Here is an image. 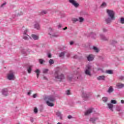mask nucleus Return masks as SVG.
I'll list each match as a JSON object with an SVG mask.
<instances>
[{
	"instance_id": "aec40b11",
	"label": "nucleus",
	"mask_w": 124,
	"mask_h": 124,
	"mask_svg": "<svg viewBox=\"0 0 124 124\" xmlns=\"http://www.w3.org/2000/svg\"><path fill=\"white\" fill-rule=\"evenodd\" d=\"M43 73H44V74H46L48 73V72L49 71V70L48 69H46V68H44L43 69Z\"/></svg>"
},
{
	"instance_id": "bf43d9fd",
	"label": "nucleus",
	"mask_w": 124,
	"mask_h": 124,
	"mask_svg": "<svg viewBox=\"0 0 124 124\" xmlns=\"http://www.w3.org/2000/svg\"><path fill=\"white\" fill-rule=\"evenodd\" d=\"M67 57H69V54H68V55H67Z\"/></svg>"
},
{
	"instance_id": "37998d69",
	"label": "nucleus",
	"mask_w": 124,
	"mask_h": 124,
	"mask_svg": "<svg viewBox=\"0 0 124 124\" xmlns=\"http://www.w3.org/2000/svg\"><path fill=\"white\" fill-rule=\"evenodd\" d=\"M103 31H107V29H105V28H104V29H103Z\"/></svg>"
},
{
	"instance_id": "1a4fd4ad",
	"label": "nucleus",
	"mask_w": 124,
	"mask_h": 124,
	"mask_svg": "<svg viewBox=\"0 0 124 124\" xmlns=\"http://www.w3.org/2000/svg\"><path fill=\"white\" fill-rule=\"evenodd\" d=\"M8 91L7 90V89L5 88L2 90V93L4 95V96H7L8 94Z\"/></svg>"
},
{
	"instance_id": "603ef678",
	"label": "nucleus",
	"mask_w": 124,
	"mask_h": 124,
	"mask_svg": "<svg viewBox=\"0 0 124 124\" xmlns=\"http://www.w3.org/2000/svg\"><path fill=\"white\" fill-rule=\"evenodd\" d=\"M121 103H122V104L124 103V100H121Z\"/></svg>"
},
{
	"instance_id": "a878e982",
	"label": "nucleus",
	"mask_w": 124,
	"mask_h": 124,
	"mask_svg": "<svg viewBox=\"0 0 124 124\" xmlns=\"http://www.w3.org/2000/svg\"><path fill=\"white\" fill-rule=\"evenodd\" d=\"M106 73H107L108 74H113V72L112 70H107Z\"/></svg>"
},
{
	"instance_id": "864d4df0",
	"label": "nucleus",
	"mask_w": 124,
	"mask_h": 124,
	"mask_svg": "<svg viewBox=\"0 0 124 124\" xmlns=\"http://www.w3.org/2000/svg\"><path fill=\"white\" fill-rule=\"evenodd\" d=\"M70 45H72V44H73V42H71L70 43Z\"/></svg>"
},
{
	"instance_id": "dca6fc26",
	"label": "nucleus",
	"mask_w": 124,
	"mask_h": 124,
	"mask_svg": "<svg viewBox=\"0 0 124 124\" xmlns=\"http://www.w3.org/2000/svg\"><path fill=\"white\" fill-rule=\"evenodd\" d=\"M113 20H115V19H112L111 18H108L106 19V22L107 24H109V23H111Z\"/></svg>"
},
{
	"instance_id": "c03bdc74",
	"label": "nucleus",
	"mask_w": 124,
	"mask_h": 124,
	"mask_svg": "<svg viewBox=\"0 0 124 124\" xmlns=\"http://www.w3.org/2000/svg\"><path fill=\"white\" fill-rule=\"evenodd\" d=\"M120 79L121 80H124V78L123 77H121L120 78Z\"/></svg>"
},
{
	"instance_id": "4c0bfd02",
	"label": "nucleus",
	"mask_w": 124,
	"mask_h": 124,
	"mask_svg": "<svg viewBox=\"0 0 124 124\" xmlns=\"http://www.w3.org/2000/svg\"><path fill=\"white\" fill-rule=\"evenodd\" d=\"M53 31V29H52V28H50L48 30V31L49 32H51V31Z\"/></svg>"
},
{
	"instance_id": "8fccbe9b",
	"label": "nucleus",
	"mask_w": 124,
	"mask_h": 124,
	"mask_svg": "<svg viewBox=\"0 0 124 124\" xmlns=\"http://www.w3.org/2000/svg\"><path fill=\"white\" fill-rule=\"evenodd\" d=\"M58 28H62V24H59L58 26Z\"/></svg>"
},
{
	"instance_id": "3c124183",
	"label": "nucleus",
	"mask_w": 124,
	"mask_h": 124,
	"mask_svg": "<svg viewBox=\"0 0 124 124\" xmlns=\"http://www.w3.org/2000/svg\"><path fill=\"white\" fill-rule=\"evenodd\" d=\"M64 31H65V30H67V27H65L63 29Z\"/></svg>"
},
{
	"instance_id": "f8f14e48",
	"label": "nucleus",
	"mask_w": 124,
	"mask_h": 124,
	"mask_svg": "<svg viewBox=\"0 0 124 124\" xmlns=\"http://www.w3.org/2000/svg\"><path fill=\"white\" fill-rule=\"evenodd\" d=\"M108 108L111 110L113 112L114 110H113V107H114V106L113 105V104L112 103H108Z\"/></svg>"
},
{
	"instance_id": "2f4dec72",
	"label": "nucleus",
	"mask_w": 124,
	"mask_h": 124,
	"mask_svg": "<svg viewBox=\"0 0 124 124\" xmlns=\"http://www.w3.org/2000/svg\"><path fill=\"white\" fill-rule=\"evenodd\" d=\"M107 4L106 3L103 2L101 5V7H105L106 6Z\"/></svg>"
},
{
	"instance_id": "09e8293b",
	"label": "nucleus",
	"mask_w": 124,
	"mask_h": 124,
	"mask_svg": "<svg viewBox=\"0 0 124 124\" xmlns=\"http://www.w3.org/2000/svg\"><path fill=\"white\" fill-rule=\"evenodd\" d=\"M105 37H104V36H103L102 39L103 40H106V39H105Z\"/></svg>"
},
{
	"instance_id": "7c9ffc66",
	"label": "nucleus",
	"mask_w": 124,
	"mask_h": 124,
	"mask_svg": "<svg viewBox=\"0 0 124 124\" xmlns=\"http://www.w3.org/2000/svg\"><path fill=\"white\" fill-rule=\"evenodd\" d=\"M111 103H112V104H117V101L115 100H112L111 101Z\"/></svg>"
},
{
	"instance_id": "c9c22d12",
	"label": "nucleus",
	"mask_w": 124,
	"mask_h": 124,
	"mask_svg": "<svg viewBox=\"0 0 124 124\" xmlns=\"http://www.w3.org/2000/svg\"><path fill=\"white\" fill-rule=\"evenodd\" d=\"M67 95H70V90H68L66 91Z\"/></svg>"
},
{
	"instance_id": "412c9836",
	"label": "nucleus",
	"mask_w": 124,
	"mask_h": 124,
	"mask_svg": "<svg viewBox=\"0 0 124 124\" xmlns=\"http://www.w3.org/2000/svg\"><path fill=\"white\" fill-rule=\"evenodd\" d=\"M65 53L66 52H61L59 55V57H60V58H63L64 57Z\"/></svg>"
},
{
	"instance_id": "49530a36",
	"label": "nucleus",
	"mask_w": 124,
	"mask_h": 124,
	"mask_svg": "<svg viewBox=\"0 0 124 124\" xmlns=\"http://www.w3.org/2000/svg\"><path fill=\"white\" fill-rule=\"evenodd\" d=\"M5 4H6V3H3V4L1 5V7H2L3 6V5H5Z\"/></svg>"
},
{
	"instance_id": "f257e3e1",
	"label": "nucleus",
	"mask_w": 124,
	"mask_h": 124,
	"mask_svg": "<svg viewBox=\"0 0 124 124\" xmlns=\"http://www.w3.org/2000/svg\"><path fill=\"white\" fill-rule=\"evenodd\" d=\"M45 100H46V103L48 106L53 107L54 104L51 102L55 101V97L53 95L46 96L45 97Z\"/></svg>"
},
{
	"instance_id": "393cba45",
	"label": "nucleus",
	"mask_w": 124,
	"mask_h": 124,
	"mask_svg": "<svg viewBox=\"0 0 124 124\" xmlns=\"http://www.w3.org/2000/svg\"><path fill=\"white\" fill-rule=\"evenodd\" d=\"M79 21L80 23H82V22H84V21H85V19L83 17H79Z\"/></svg>"
},
{
	"instance_id": "6e6d98bb",
	"label": "nucleus",
	"mask_w": 124,
	"mask_h": 124,
	"mask_svg": "<svg viewBox=\"0 0 124 124\" xmlns=\"http://www.w3.org/2000/svg\"><path fill=\"white\" fill-rule=\"evenodd\" d=\"M117 111H121V109H117Z\"/></svg>"
},
{
	"instance_id": "cd10ccee",
	"label": "nucleus",
	"mask_w": 124,
	"mask_h": 124,
	"mask_svg": "<svg viewBox=\"0 0 124 124\" xmlns=\"http://www.w3.org/2000/svg\"><path fill=\"white\" fill-rule=\"evenodd\" d=\"M54 60H53V59H50L49 61V64L51 65L52 64H54Z\"/></svg>"
},
{
	"instance_id": "6e6552de",
	"label": "nucleus",
	"mask_w": 124,
	"mask_h": 124,
	"mask_svg": "<svg viewBox=\"0 0 124 124\" xmlns=\"http://www.w3.org/2000/svg\"><path fill=\"white\" fill-rule=\"evenodd\" d=\"M93 108H89L84 113L85 116H89V115H91V114L93 113Z\"/></svg>"
},
{
	"instance_id": "4be33fe9",
	"label": "nucleus",
	"mask_w": 124,
	"mask_h": 124,
	"mask_svg": "<svg viewBox=\"0 0 124 124\" xmlns=\"http://www.w3.org/2000/svg\"><path fill=\"white\" fill-rule=\"evenodd\" d=\"M35 29H37V30H39L40 29V27L39 26V24L36 23L34 25Z\"/></svg>"
},
{
	"instance_id": "2eb2a0df",
	"label": "nucleus",
	"mask_w": 124,
	"mask_h": 124,
	"mask_svg": "<svg viewBox=\"0 0 124 124\" xmlns=\"http://www.w3.org/2000/svg\"><path fill=\"white\" fill-rule=\"evenodd\" d=\"M31 37H32V38H33V39H34V40H37V39H38V38H39L38 36H37L35 34H32Z\"/></svg>"
},
{
	"instance_id": "0eeeda50",
	"label": "nucleus",
	"mask_w": 124,
	"mask_h": 124,
	"mask_svg": "<svg viewBox=\"0 0 124 124\" xmlns=\"http://www.w3.org/2000/svg\"><path fill=\"white\" fill-rule=\"evenodd\" d=\"M70 3L74 5L76 7L79 6V3H77L75 0H69Z\"/></svg>"
},
{
	"instance_id": "de8ad7c7",
	"label": "nucleus",
	"mask_w": 124,
	"mask_h": 124,
	"mask_svg": "<svg viewBox=\"0 0 124 124\" xmlns=\"http://www.w3.org/2000/svg\"><path fill=\"white\" fill-rule=\"evenodd\" d=\"M73 58L74 59H77V55H75Z\"/></svg>"
},
{
	"instance_id": "ea45409f",
	"label": "nucleus",
	"mask_w": 124,
	"mask_h": 124,
	"mask_svg": "<svg viewBox=\"0 0 124 124\" xmlns=\"http://www.w3.org/2000/svg\"><path fill=\"white\" fill-rule=\"evenodd\" d=\"M32 92V91H30V92H29L28 93V95H30V94H31V93Z\"/></svg>"
},
{
	"instance_id": "9b49d317",
	"label": "nucleus",
	"mask_w": 124,
	"mask_h": 124,
	"mask_svg": "<svg viewBox=\"0 0 124 124\" xmlns=\"http://www.w3.org/2000/svg\"><path fill=\"white\" fill-rule=\"evenodd\" d=\"M82 96L84 98H88L90 96V95H89V94H88L85 92H83V93H82Z\"/></svg>"
},
{
	"instance_id": "5fc2aeb1",
	"label": "nucleus",
	"mask_w": 124,
	"mask_h": 124,
	"mask_svg": "<svg viewBox=\"0 0 124 124\" xmlns=\"http://www.w3.org/2000/svg\"><path fill=\"white\" fill-rule=\"evenodd\" d=\"M44 79H46V80H47V78H46V77H44Z\"/></svg>"
},
{
	"instance_id": "6ab92c4d",
	"label": "nucleus",
	"mask_w": 124,
	"mask_h": 124,
	"mask_svg": "<svg viewBox=\"0 0 124 124\" xmlns=\"http://www.w3.org/2000/svg\"><path fill=\"white\" fill-rule=\"evenodd\" d=\"M97 120V118H91L90 121L92 123V124H94L95 123V121Z\"/></svg>"
},
{
	"instance_id": "e433bc0d",
	"label": "nucleus",
	"mask_w": 124,
	"mask_h": 124,
	"mask_svg": "<svg viewBox=\"0 0 124 124\" xmlns=\"http://www.w3.org/2000/svg\"><path fill=\"white\" fill-rule=\"evenodd\" d=\"M36 96H37V94H36V93L33 94V98H36Z\"/></svg>"
},
{
	"instance_id": "f704fd0d",
	"label": "nucleus",
	"mask_w": 124,
	"mask_h": 124,
	"mask_svg": "<svg viewBox=\"0 0 124 124\" xmlns=\"http://www.w3.org/2000/svg\"><path fill=\"white\" fill-rule=\"evenodd\" d=\"M34 113H35V114H36V113H37V112H38V109H37V108H34Z\"/></svg>"
},
{
	"instance_id": "13d9d810",
	"label": "nucleus",
	"mask_w": 124,
	"mask_h": 124,
	"mask_svg": "<svg viewBox=\"0 0 124 124\" xmlns=\"http://www.w3.org/2000/svg\"><path fill=\"white\" fill-rule=\"evenodd\" d=\"M57 124H61V123H60V122H58V123H57Z\"/></svg>"
},
{
	"instance_id": "4468645a",
	"label": "nucleus",
	"mask_w": 124,
	"mask_h": 124,
	"mask_svg": "<svg viewBox=\"0 0 124 124\" xmlns=\"http://www.w3.org/2000/svg\"><path fill=\"white\" fill-rule=\"evenodd\" d=\"M97 79L98 80H105V76H100L97 78Z\"/></svg>"
},
{
	"instance_id": "f3484780",
	"label": "nucleus",
	"mask_w": 124,
	"mask_h": 124,
	"mask_svg": "<svg viewBox=\"0 0 124 124\" xmlns=\"http://www.w3.org/2000/svg\"><path fill=\"white\" fill-rule=\"evenodd\" d=\"M113 92H114V89L112 86H110L108 91V93H113Z\"/></svg>"
},
{
	"instance_id": "79ce46f5",
	"label": "nucleus",
	"mask_w": 124,
	"mask_h": 124,
	"mask_svg": "<svg viewBox=\"0 0 124 124\" xmlns=\"http://www.w3.org/2000/svg\"><path fill=\"white\" fill-rule=\"evenodd\" d=\"M72 116H71V115H69L68 116V119H72Z\"/></svg>"
},
{
	"instance_id": "473e14b6",
	"label": "nucleus",
	"mask_w": 124,
	"mask_h": 124,
	"mask_svg": "<svg viewBox=\"0 0 124 124\" xmlns=\"http://www.w3.org/2000/svg\"><path fill=\"white\" fill-rule=\"evenodd\" d=\"M27 71L28 73H31V67H29V68L27 69Z\"/></svg>"
},
{
	"instance_id": "f03ea898",
	"label": "nucleus",
	"mask_w": 124,
	"mask_h": 124,
	"mask_svg": "<svg viewBox=\"0 0 124 124\" xmlns=\"http://www.w3.org/2000/svg\"><path fill=\"white\" fill-rule=\"evenodd\" d=\"M54 77L56 81L62 82L64 79V75L62 74L60 71H56L54 74Z\"/></svg>"
},
{
	"instance_id": "5701e85b",
	"label": "nucleus",
	"mask_w": 124,
	"mask_h": 124,
	"mask_svg": "<svg viewBox=\"0 0 124 124\" xmlns=\"http://www.w3.org/2000/svg\"><path fill=\"white\" fill-rule=\"evenodd\" d=\"M93 49L94 50V51H95V52H96V53H98V52H99V50H98V48H97V47L95 46L93 47Z\"/></svg>"
},
{
	"instance_id": "4d7b16f0",
	"label": "nucleus",
	"mask_w": 124,
	"mask_h": 124,
	"mask_svg": "<svg viewBox=\"0 0 124 124\" xmlns=\"http://www.w3.org/2000/svg\"><path fill=\"white\" fill-rule=\"evenodd\" d=\"M113 43H117L116 41H113Z\"/></svg>"
},
{
	"instance_id": "a211bd4d",
	"label": "nucleus",
	"mask_w": 124,
	"mask_h": 124,
	"mask_svg": "<svg viewBox=\"0 0 124 124\" xmlns=\"http://www.w3.org/2000/svg\"><path fill=\"white\" fill-rule=\"evenodd\" d=\"M35 72L36 74L37 78H38V77H39V74H40V70H39V69H37L35 71Z\"/></svg>"
},
{
	"instance_id": "052dcab7",
	"label": "nucleus",
	"mask_w": 124,
	"mask_h": 124,
	"mask_svg": "<svg viewBox=\"0 0 124 124\" xmlns=\"http://www.w3.org/2000/svg\"><path fill=\"white\" fill-rule=\"evenodd\" d=\"M26 53H27V52L23 53V54H26Z\"/></svg>"
},
{
	"instance_id": "c756f323",
	"label": "nucleus",
	"mask_w": 124,
	"mask_h": 124,
	"mask_svg": "<svg viewBox=\"0 0 124 124\" xmlns=\"http://www.w3.org/2000/svg\"><path fill=\"white\" fill-rule=\"evenodd\" d=\"M120 22L121 23V24H124V18L121 17L120 18Z\"/></svg>"
},
{
	"instance_id": "ddd939ff",
	"label": "nucleus",
	"mask_w": 124,
	"mask_h": 124,
	"mask_svg": "<svg viewBox=\"0 0 124 124\" xmlns=\"http://www.w3.org/2000/svg\"><path fill=\"white\" fill-rule=\"evenodd\" d=\"M116 87H117V89H122V88H124V84H123L122 83H118L116 85Z\"/></svg>"
},
{
	"instance_id": "7ed1b4c3",
	"label": "nucleus",
	"mask_w": 124,
	"mask_h": 124,
	"mask_svg": "<svg viewBox=\"0 0 124 124\" xmlns=\"http://www.w3.org/2000/svg\"><path fill=\"white\" fill-rule=\"evenodd\" d=\"M107 12L108 14V17L111 18V20H115L116 18L115 17V12L114 11L111 10H107Z\"/></svg>"
},
{
	"instance_id": "bb28decb",
	"label": "nucleus",
	"mask_w": 124,
	"mask_h": 124,
	"mask_svg": "<svg viewBox=\"0 0 124 124\" xmlns=\"http://www.w3.org/2000/svg\"><path fill=\"white\" fill-rule=\"evenodd\" d=\"M102 100L104 102H107L108 99L106 97H104L102 98Z\"/></svg>"
},
{
	"instance_id": "9d476101",
	"label": "nucleus",
	"mask_w": 124,
	"mask_h": 124,
	"mask_svg": "<svg viewBox=\"0 0 124 124\" xmlns=\"http://www.w3.org/2000/svg\"><path fill=\"white\" fill-rule=\"evenodd\" d=\"M93 55H89L87 57V60L88 62H92V61H93Z\"/></svg>"
},
{
	"instance_id": "a18cd8bd",
	"label": "nucleus",
	"mask_w": 124,
	"mask_h": 124,
	"mask_svg": "<svg viewBox=\"0 0 124 124\" xmlns=\"http://www.w3.org/2000/svg\"><path fill=\"white\" fill-rule=\"evenodd\" d=\"M5 4H6V3H3V4L1 5V7H2L3 6V5H5Z\"/></svg>"
},
{
	"instance_id": "a19ab883",
	"label": "nucleus",
	"mask_w": 124,
	"mask_h": 124,
	"mask_svg": "<svg viewBox=\"0 0 124 124\" xmlns=\"http://www.w3.org/2000/svg\"><path fill=\"white\" fill-rule=\"evenodd\" d=\"M67 79H68V80H71L72 79V78L71 77H67Z\"/></svg>"
},
{
	"instance_id": "c85d7f7f",
	"label": "nucleus",
	"mask_w": 124,
	"mask_h": 124,
	"mask_svg": "<svg viewBox=\"0 0 124 124\" xmlns=\"http://www.w3.org/2000/svg\"><path fill=\"white\" fill-rule=\"evenodd\" d=\"M72 21L73 22V23H76V22L78 21V18H73L72 19Z\"/></svg>"
},
{
	"instance_id": "39448f33",
	"label": "nucleus",
	"mask_w": 124,
	"mask_h": 124,
	"mask_svg": "<svg viewBox=\"0 0 124 124\" xmlns=\"http://www.w3.org/2000/svg\"><path fill=\"white\" fill-rule=\"evenodd\" d=\"M7 79L8 80H14L15 79V76H14V73L13 71H10L7 76Z\"/></svg>"
},
{
	"instance_id": "423d86ee",
	"label": "nucleus",
	"mask_w": 124,
	"mask_h": 124,
	"mask_svg": "<svg viewBox=\"0 0 124 124\" xmlns=\"http://www.w3.org/2000/svg\"><path fill=\"white\" fill-rule=\"evenodd\" d=\"M27 32H28V29H26L23 33V39H25V40H29V39L30 38V36L29 35L27 34Z\"/></svg>"
},
{
	"instance_id": "72a5a7b5",
	"label": "nucleus",
	"mask_w": 124,
	"mask_h": 124,
	"mask_svg": "<svg viewBox=\"0 0 124 124\" xmlns=\"http://www.w3.org/2000/svg\"><path fill=\"white\" fill-rule=\"evenodd\" d=\"M57 115L59 117H61L62 116V113H61V112L58 111V112H57Z\"/></svg>"
},
{
	"instance_id": "b1692460",
	"label": "nucleus",
	"mask_w": 124,
	"mask_h": 124,
	"mask_svg": "<svg viewBox=\"0 0 124 124\" xmlns=\"http://www.w3.org/2000/svg\"><path fill=\"white\" fill-rule=\"evenodd\" d=\"M39 62L41 64H43V63L45 62V61L43 59L39 60Z\"/></svg>"
},
{
	"instance_id": "20e7f679",
	"label": "nucleus",
	"mask_w": 124,
	"mask_h": 124,
	"mask_svg": "<svg viewBox=\"0 0 124 124\" xmlns=\"http://www.w3.org/2000/svg\"><path fill=\"white\" fill-rule=\"evenodd\" d=\"M92 69V66L90 65H87L85 69V73L86 75L88 76H92V73H91V70Z\"/></svg>"
},
{
	"instance_id": "58836bf2",
	"label": "nucleus",
	"mask_w": 124,
	"mask_h": 124,
	"mask_svg": "<svg viewBox=\"0 0 124 124\" xmlns=\"http://www.w3.org/2000/svg\"><path fill=\"white\" fill-rule=\"evenodd\" d=\"M52 57V55L50 53H49L48 54V58H51Z\"/></svg>"
}]
</instances>
